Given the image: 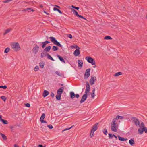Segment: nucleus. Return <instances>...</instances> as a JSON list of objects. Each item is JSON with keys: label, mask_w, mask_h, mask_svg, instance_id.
<instances>
[{"label": "nucleus", "mask_w": 147, "mask_h": 147, "mask_svg": "<svg viewBox=\"0 0 147 147\" xmlns=\"http://www.w3.org/2000/svg\"><path fill=\"white\" fill-rule=\"evenodd\" d=\"M144 131L145 133H147V128L146 127L143 128Z\"/></svg>", "instance_id": "obj_52"}, {"label": "nucleus", "mask_w": 147, "mask_h": 147, "mask_svg": "<svg viewBox=\"0 0 147 147\" xmlns=\"http://www.w3.org/2000/svg\"><path fill=\"white\" fill-rule=\"evenodd\" d=\"M70 97L72 99L74 98L75 97V94L73 92H71L70 93Z\"/></svg>", "instance_id": "obj_24"}, {"label": "nucleus", "mask_w": 147, "mask_h": 147, "mask_svg": "<svg viewBox=\"0 0 147 147\" xmlns=\"http://www.w3.org/2000/svg\"><path fill=\"white\" fill-rule=\"evenodd\" d=\"M51 47L50 46H48L46 47L44 50V51L46 52H48L50 50Z\"/></svg>", "instance_id": "obj_15"}, {"label": "nucleus", "mask_w": 147, "mask_h": 147, "mask_svg": "<svg viewBox=\"0 0 147 147\" xmlns=\"http://www.w3.org/2000/svg\"><path fill=\"white\" fill-rule=\"evenodd\" d=\"M72 11L73 13H74V14H75V15H76V16H77L78 17L79 15L78 13V12L76 10H74V9H72Z\"/></svg>", "instance_id": "obj_27"}, {"label": "nucleus", "mask_w": 147, "mask_h": 147, "mask_svg": "<svg viewBox=\"0 0 147 147\" xmlns=\"http://www.w3.org/2000/svg\"><path fill=\"white\" fill-rule=\"evenodd\" d=\"M47 127L50 129H52L53 128V126L51 125H47Z\"/></svg>", "instance_id": "obj_49"}, {"label": "nucleus", "mask_w": 147, "mask_h": 147, "mask_svg": "<svg viewBox=\"0 0 147 147\" xmlns=\"http://www.w3.org/2000/svg\"><path fill=\"white\" fill-rule=\"evenodd\" d=\"M119 140L121 141H125L127 140V139H125L123 137H121L120 136H117Z\"/></svg>", "instance_id": "obj_20"}, {"label": "nucleus", "mask_w": 147, "mask_h": 147, "mask_svg": "<svg viewBox=\"0 0 147 147\" xmlns=\"http://www.w3.org/2000/svg\"><path fill=\"white\" fill-rule=\"evenodd\" d=\"M39 47L37 45H36L35 46L33 47L32 51L34 53L36 54V53L39 50Z\"/></svg>", "instance_id": "obj_10"}, {"label": "nucleus", "mask_w": 147, "mask_h": 147, "mask_svg": "<svg viewBox=\"0 0 147 147\" xmlns=\"http://www.w3.org/2000/svg\"><path fill=\"white\" fill-rule=\"evenodd\" d=\"M61 95L57 94L56 96V99L57 100H60L61 99Z\"/></svg>", "instance_id": "obj_31"}, {"label": "nucleus", "mask_w": 147, "mask_h": 147, "mask_svg": "<svg viewBox=\"0 0 147 147\" xmlns=\"http://www.w3.org/2000/svg\"><path fill=\"white\" fill-rule=\"evenodd\" d=\"M86 87H90L89 83L87 82L86 83Z\"/></svg>", "instance_id": "obj_50"}, {"label": "nucleus", "mask_w": 147, "mask_h": 147, "mask_svg": "<svg viewBox=\"0 0 147 147\" xmlns=\"http://www.w3.org/2000/svg\"><path fill=\"white\" fill-rule=\"evenodd\" d=\"M73 126H71L70 127V128H66L64 130H63L62 131H65V130H69L71 128H72L73 127Z\"/></svg>", "instance_id": "obj_54"}, {"label": "nucleus", "mask_w": 147, "mask_h": 147, "mask_svg": "<svg viewBox=\"0 0 147 147\" xmlns=\"http://www.w3.org/2000/svg\"><path fill=\"white\" fill-rule=\"evenodd\" d=\"M104 39L106 40H109L112 39L111 37L109 36H107L104 37Z\"/></svg>", "instance_id": "obj_41"}, {"label": "nucleus", "mask_w": 147, "mask_h": 147, "mask_svg": "<svg viewBox=\"0 0 147 147\" xmlns=\"http://www.w3.org/2000/svg\"><path fill=\"white\" fill-rule=\"evenodd\" d=\"M96 80V77L94 76H92L91 79L90 80V83L91 85H92L94 83V82Z\"/></svg>", "instance_id": "obj_9"}, {"label": "nucleus", "mask_w": 147, "mask_h": 147, "mask_svg": "<svg viewBox=\"0 0 147 147\" xmlns=\"http://www.w3.org/2000/svg\"><path fill=\"white\" fill-rule=\"evenodd\" d=\"M24 11H28L29 12L32 11H34V10L32 9L31 8H27L26 9H25L24 10Z\"/></svg>", "instance_id": "obj_22"}, {"label": "nucleus", "mask_w": 147, "mask_h": 147, "mask_svg": "<svg viewBox=\"0 0 147 147\" xmlns=\"http://www.w3.org/2000/svg\"><path fill=\"white\" fill-rule=\"evenodd\" d=\"M98 124V123H96L93 126L90 133V135L91 138L94 136V131L97 130Z\"/></svg>", "instance_id": "obj_2"}, {"label": "nucleus", "mask_w": 147, "mask_h": 147, "mask_svg": "<svg viewBox=\"0 0 147 147\" xmlns=\"http://www.w3.org/2000/svg\"><path fill=\"white\" fill-rule=\"evenodd\" d=\"M75 96L76 98H79V94H76L75 95Z\"/></svg>", "instance_id": "obj_60"}, {"label": "nucleus", "mask_w": 147, "mask_h": 147, "mask_svg": "<svg viewBox=\"0 0 147 147\" xmlns=\"http://www.w3.org/2000/svg\"><path fill=\"white\" fill-rule=\"evenodd\" d=\"M103 132L106 135L107 134V130L106 129H105L103 130Z\"/></svg>", "instance_id": "obj_43"}, {"label": "nucleus", "mask_w": 147, "mask_h": 147, "mask_svg": "<svg viewBox=\"0 0 147 147\" xmlns=\"http://www.w3.org/2000/svg\"><path fill=\"white\" fill-rule=\"evenodd\" d=\"M54 94L53 93L51 92L50 94V96H51L52 97H54Z\"/></svg>", "instance_id": "obj_58"}, {"label": "nucleus", "mask_w": 147, "mask_h": 147, "mask_svg": "<svg viewBox=\"0 0 147 147\" xmlns=\"http://www.w3.org/2000/svg\"><path fill=\"white\" fill-rule=\"evenodd\" d=\"M0 88H2L3 89H6L7 88V86L6 85L0 86Z\"/></svg>", "instance_id": "obj_46"}, {"label": "nucleus", "mask_w": 147, "mask_h": 147, "mask_svg": "<svg viewBox=\"0 0 147 147\" xmlns=\"http://www.w3.org/2000/svg\"><path fill=\"white\" fill-rule=\"evenodd\" d=\"M11 46L12 49L16 51L20 49L19 44L18 42H13L12 43Z\"/></svg>", "instance_id": "obj_3"}, {"label": "nucleus", "mask_w": 147, "mask_h": 147, "mask_svg": "<svg viewBox=\"0 0 147 147\" xmlns=\"http://www.w3.org/2000/svg\"><path fill=\"white\" fill-rule=\"evenodd\" d=\"M45 115L44 113H43L42 115L41 116L40 119V121H42V120H44V118H45Z\"/></svg>", "instance_id": "obj_28"}, {"label": "nucleus", "mask_w": 147, "mask_h": 147, "mask_svg": "<svg viewBox=\"0 0 147 147\" xmlns=\"http://www.w3.org/2000/svg\"><path fill=\"white\" fill-rule=\"evenodd\" d=\"M74 54L76 56H78L80 54V51L79 50V49H76L74 51Z\"/></svg>", "instance_id": "obj_12"}, {"label": "nucleus", "mask_w": 147, "mask_h": 147, "mask_svg": "<svg viewBox=\"0 0 147 147\" xmlns=\"http://www.w3.org/2000/svg\"><path fill=\"white\" fill-rule=\"evenodd\" d=\"M118 125L117 124L115 119H113L111 123V129L112 131L116 132L118 128Z\"/></svg>", "instance_id": "obj_1"}, {"label": "nucleus", "mask_w": 147, "mask_h": 147, "mask_svg": "<svg viewBox=\"0 0 147 147\" xmlns=\"http://www.w3.org/2000/svg\"><path fill=\"white\" fill-rule=\"evenodd\" d=\"M129 144L131 146L134 144V142L133 139H130L129 140Z\"/></svg>", "instance_id": "obj_23"}, {"label": "nucleus", "mask_w": 147, "mask_h": 147, "mask_svg": "<svg viewBox=\"0 0 147 147\" xmlns=\"http://www.w3.org/2000/svg\"><path fill=\"white\" fill-rule=\"evenodd\" d=\"M72 7L73 8H74L77 10H78L79 9V7H75L73 5H72Z\"/></svg>", "instance_id": "obj_53"}, {"label": "nucleus", "mask_w": 147, "mask_h": 147, "mask_svg": "<svg viewBox=\"0 0 147 147\" xmlns=\"http://www.w3.org/2000/svg\"><path fill=\"white\" fill-rule=\"evenodd\" d=\"M57 57H58L59 59L60 60V61L64 63H65V61L63 59V58L61 56H60L59 55H57Z\"/></svg>", "instance_id": "obj_19"}, {"label": "nucleus", "mask_w": 147, "mask_h": 147, "mask_svg": "<svg viewBox=\"0 0 147 147\" xmlns=\"http://www.w3.org/2000/svg\"><path fill=\"white\" fill-rule=\"evenodd\" d=\"M12 30V29L11 28H8L5 30V32L3 33L4 35H5L7 33L10 32Z\"/></svg>", "instance_id": "obj_21"}, {"label": "nucleus", "mask_w": 147, "mask_h": 147, "mask_svg": "<svg viewBox=\"0 0 147 147\" xmlns=\"http://www.w3.org/2000/svg\"><path fill=\"white\" fill-rule=\"evenodd\" d=\"M47 53L45 54L44 53L42 52L41 53L40 57L41 58H43L45 56H47Z\"/></svg>", "instance_id": "obj_33"}, {"label": "nucleus", "mask_w": 147, "mask_h": 147, "mask_svg": "<svg viewBox=\"0 0 147 147\" xmlns=\"http://www.w3.org/2000/svg\"><path fill=\"white\" fill-rule=\"evenodd\" d=\"M95 91V88H94L93 90L92 91V93H94Z\"/></svg>", "instance_id": "obj_62"}, {"label": "nucleus", "mask_w": 147, "mask_h": 147, "mask_svg": "<svg viewBox=\"0 0 147 147\" xmlns=\"http://www.w3.org/2000/svg\"><path fill=\"white\" fill-rule=\"evenodd\" d=\"M138 132L140 134H142L144 132L143 128H140L138 129Z\"/></svg>", "instance_id": "obj_17"}, {"label": "nucleus", "mask_w": 147, "mask_h": 147, "mask_svg": "<svg viewBox=\"0 0 147 147\" xmlns=\"http://www.w3.org/2000/svg\"><path fill=\"white\" fill-rule=\"evenodd\" d=\"M10 50V49L9 48L7 47L6 48L4 51V53H7Z\"/></svg>", "instance_id": "obj_37"}, {"label": "nucleus", "mask_w": 147, "mask_h": 147, "mask_svg": "<svg viewBox=\"0 0 147 147\" xmlns=\"http://www.w3.org/2000/svg\"><path fill=\"white\" fill-rule=\"evenodd\" d=\"M90 87H86L85 91V93L86 94H87L89 92L90 90Z\"/></svg>", "instance_id": "obj_35"}, {"label": "nucleus", "mask_w": 147, "mask_h": 147, "mask_svg": "<svg viewBox=\"0 0 147 147\" xmlns=\"http://www.w3.org/2000/svg\"><path fill=\"white\" fill-rule=\"evenodd\" d=\"M49 92L46 90H44L42 96L44 97H46L49 94Z\"/></svg>", "instance_id": "obj_13"}, {"label": "nucleus", "mask_w": 147, "mask_h": 147, "mask_svg": "<svg viewBox=\"0 0 147 147\" xmlns=\"http://www.w3.org/2000/svg\"><path fill=\"white\" fill-rule=\"evenodd\" d=\"M40 122L42 123H47V121H46L44 120H42V121H40Z\"/></svg>", "instance_id": "obj_56"}, {"label": "nucleus", "mask_w": 147, "mask_h": 147, "mask_svg": "<svg viewBox=\"0 0 147 147\" xmlns=\"http://www.w3.org/2000/svg\"><path fill=\"white\" fill-rule=\"evenodd\" d=\"M124 118V117L123 116H121L119 115H117L116 117V118H114L115 119V121L116 120H117L119 119H123Z\"/></svg>", "instance_id": "obj_26"}, {"label": "nucleus", "mask_w": 147, "mask_h": 147, "mask_svg": "<svg viewBox=\"0 0 147 147\" xmlns=\"http://www.w3.org/2000/svg\"><path fill=\"white\" fill-rule=\"evenodd\" d=\"M39 69V67L38 66H36L34 68V70L36 71H37Z\"/></svg>", "instance_id": "obj_44"}, {"label": "nucleus", "mask_w": 147, "mask_h": 147, "mask_svg": "<svg viewBox=\"0 0 147 147\" xmlns=\"http://www.w3.org/2000/svg\"><path fill=\"white\" fill-rule=\"evenodd\" d=\"M78 17H80V18H81L83 19H85V20H86V19L83 16L81 15H79L78 16Z\"/></svg>", "instance_id": "obj_57"}, {"label": "nucleus", "mask_w": 147, "mask_h": 147, "mask_svg": "<svg viewBox=\"0 0 147 147\" xmlns=\"http://www.w3.org/2000/svg\"><path fill=\"white\" fill-rule=\"evenodd\" d=\"M53 10L54 11H58L60 13L62 14V12H61V10L58 9H57V8L54 7L53 8Z\"/></svg>", "instance_id": "obj_29"}, {"label": "nucleus", "mask_w": 147, "mask_h": 147, "mask_svg": "<svg viewBox=\"0 0 147 147\" xmlns=\"http://www.w3.org/2000/svg\"><path fill=\"white\" fill-rule=\"evenodd\" d=\"M131 119L136 126L138 127L140 126V121L137 118L134 117H132Z\"/></svg>", "instance_id": "obj_6"}, {"label": "nucleus", "mask_w": 147, "mask_h": 147, "mask_svg": "<svg viewBox=\"0 0 147 147\" xmlns=\"http://www.w3.org/2000/svg\"><path fill=\"white\" fill-rule=\"evenodd\" d=\"M52 49L53 51H56L58 50V48L56 46H53L52 47Z\"/></svg>", "instance_id": "obj_32"}, {"label": "nucleus", "mask_w": 147, "mask_h": 147, "mask_svg": "<svg viewBox=\"0 0 147 147\" xmlns=\"http://www.w3.org/2000/svg\"><path fill=\"white\" fill-rule=\"evenodd\" d=\"M78 67H82L83 66V62L82 60H78Z\"/></svg>", "instance_id": "obj_14"}, {"label": "nucleus", "mask_w": 147, "mask_h": 147, "mask_svg": "<svg viewBox=\"0 0 147 147\" xmlns=\"http://www.w3.org/2000/svg\"><path fill=\"white\" fill-rule=\"evenodd\" d=\"M109 137L111 139L113 137V135H112V134L111 133H109Z\"/></svg>", "instance_id": "obj_47"}, {"label": "nucleus", "mask_w": 147, "mask_h": 147, "mask_svg": "<svg viewBox=\"0 0 147 147\" xmlns=\"http://www.w3.org/2000/svg\"><path fill=\"white\" fill-rule=\"evenodd\" d=\"M90 68L86 70L84 75L85 79H86L90 75Z\"/></svg>", "instance_id": "obj_7"}, {"label": "nucleus", "mask_w": 147, "mask_h": 147, "mask_svg": "<svg viewBox=\"0 0 147 147\" xmlns=\"http://www.w3.org/2000/svg\"><path fill=\"white\" fill-rule=\"evenodd\" d=\"M12 1L11 0H5L3 1V2L4 3H8L10 1Z\"/></svg>", "instance_id": "obj_51"}, {"label": "nucleus", "mask_w": 147, "mask_h": 147, "mask_svg": "<svg viewBox=\"0 0 147 147\" xmlns=\"http://www.w3.org/2000/svg\"><path fill=\"white\" fill-rule=\"evenodd\" d=\"M64 88L63 87H61L57 91V93L58 94H60L62 93L63 92Z\"/></svg>", "instance_id": "obj_11"}, {"label": "nucleus", "mask_w": 147, "mask_h": 147, "mask_svg": "<svg viewBox=\"0 0 147 147\" xmlns=\"http://www.w3.org/2000/svg\"><path fill=\"white\" fill-rule=\"evenodd\" d=\"M88 97V95L87 94H85L83 95L82 96V98L80 101V103H82L84 102L86 100Z\"/></svg>", "instance_id": "obj_8"}, {"label": "nucleus", "mask_w": 147, "mask_h": 147, "mask_svg": "<svg viewBox=\"0 0 147 147\" xmlns=\"http://www.w3.org/2000/svg\"><path fill=\"white\" fill-rule=\"evenodd\" d=\"M39 65L40 67L42 68L44 67V64L42 62H40L39 63Z\"/></svg>", "instance_id": "obj_42"}, {"label": "nucleus", "mask_w": 147, "mask_h": 147, "mask_svg": "<svg viewBox=\"0 0 147 147\" xmlns=\"http://www.w3.org/2000/svg\"><path fill=\"white\" fill-rule=\"evenodd\" d=\"M122 74V73L121 72H118L114 74V76H118L119 75H121Z\"/></svg>", "instance_id": "obj_34"}, {"label": "nucleus", "mask_w": 147, "mask_h": 147, "mask_svg": "<svg viewBox=\"0 0 147 147\" xmlns=\"http://www.w3.org/2000/svg\"><path fill=\"white\" fill-rule=\"evenodd\" d=\"M49 38L51 40V41L53 42L54 44L60 47H62V45L59 42L57 41L55 38L51 36Z\"/></svg>", "instance_id": "obj_5"}, {"label": "nucleus", "mask_w": 147, "mask_h": 147, "mask_svg": "<svg viewBox=\"0 0 147 147\" xmlns=\"http://www.w3.org/2000/svg\"><path fill=\"white\" fill-rule=\"evenodd\" d=\"M1 98L4 102H5L7 99V98L4 96H1Z\"/></svg>", "instance_id": "obj_39"}, {"label": "nucleus", "mask_w": 147, "mask_h": 147, "mask_svg": "<svg viewBox=\"0 0 147 147\" xmlns=\"http://www.w3.org/2000/svg\"><path fill=\"white\" fill-rule=\"evenodd\" d=\"M55 74L58 76H61L62 74H61L59 72L57 71L55 72Z\"/></svg>", "instance_id": "obj_40"}, {"label": "nucleus", "mask_w": 147, "mask_h": 147, "mask_svg": "<svg viewBox=\"0 0 147 147\" xmlns=\"http://www.w3.org/2000/svg\"><path fill=\"white\" fill-rule=\"evenodd\" d=\"M50 43V42L49 41H46L45 42H42V48H44L45 47L46 45L48 43Z\"/></svg>", "instance_id": "obj_16"}, {"label": "nucleus", "mask_w": 147, "mask_h": 147, "mask_svg": "<svg viewBox=\"0 0 147 147\" xmlns=\"http://www.w3.org/2000/svg\"><path fill=\"white\" fill-rule=\"evenodd\" d=\"M38 147H45V146L44 147L42 145L39 144L38 146Z\"/></svg>", "instance_id": "obj_61"}, {"label": "nucleus", "mask_w": 147, "mask_h": 147, "mask_svg": "<svg viewBox=\"0 0 147 147\" xmlns=\"http://www.w3.org/2000/svg\"><path fill=\"white\" fill-rule=\"evenodd\" d=\"M67 36L70 38V39H72V36L71 34H67Z\"/></svg>", "instance_id": "obj_45"}, {"label": "nucleus", "mask_w": 147, "mask_h": 147, "mask_svg": "<svg viewBox=\"0 0 147 147\" xmlns=\"http://www.w3.org/2000/svg\"><path fill=\"white\" fill-rule=\"evenodd\" d=\"M72 48H76L77 49H80V48L78 46L76 45H74L71 46Z\"/></svg>", "instance_id": "obj_36"}, {"label": "nucleus", "mask_w": 147, "mask_h": 147, "mask_svg": "<svg viewBox=\"0 0 147 147\" xmlns=\"http://www.w3.org/2000/svg\"><path fill=\"white\" fill-rule=\"evenodd\" d=\"M47 57L48 59L51 60L52 61H54V59L51 57L50 54L48 53H47Z\"/></svg>", "instance_id": "obj_18"}, {"label": "nucleus", "mask_w": 147, "mask_h": 147, "mask_svg": "<svg viewBox=\"0 0 147 147\" xmlns=\"http://www.w3.org/2000/svg\"><path fill=\"white\" fill-rule=\"evenodd\" d=\"M134 52L135 55H138V54H139L140 53V52L139 51L138 49H137L135 50Z\"/></svg>", "instance_id": "obj_38"}, {"label": "nucleus", "mask_w": 147, "mask_h": 147, "mask_svg": "<svg viewBox=\"0 0 147 147\" xmlns=\"http://www.w3.org/2000/svg\"><path fill=\"white\" fill-rule=\"evenodd\" d=\"M25 105L26 107H29L30 106V104L29 103H27L25 104Z\"/></svg>", "instance_id": "obj_55"}, {"label": "nucleus", "mask_w": 147, "mask_h": 147, "mask_svg": "<svg viewBox=\"0 0 147 147\" xmlns=\"http://www.w3.org/2000/svg\"><path fill=\"white\" fill-rule=\"evenodd\" d=\"M14 147H18V146L16 144H14Z\"/></svg>", "instance_id": "obj_63"}, {"label": "nucleus", "mask_w": 147, "mask_h": 147, "mask_svg": "<svg viewBox=\"0 0 147 147\" xmlns=\"http://www.w3.org/2000/svg\"><path fill=\"white\" fill-rule=\"evenodd\" d=\"M85 59L88 63H91L92 65H95L93 67L94 68H95L96 67L95 62L93 58L90 57H87Z\"/></svg>", "instance_id": "obj_4"}, {"label": "nucleus", "mask_w": 147, "mask_h": 147, "mask_svg": "<svg viewBox=\"0 0 147 147\" xmlns=\"http://www.w3.org/2000/svg\"><path fill=\"white\" fill-rule=\"evenodd\" d=\"M141 126L142 127L141 128H144L145 127L144 123L142 122L141 123Z\"/></svg>", "instance_id": "obj_48"}, {"label": "nucleus", "mask_w": 147, "mask_h": 147, "mask_svg": "<svg viewBox=\"0 0 147 147\" xmlns=\"http://www.w3.org/2000/svg\"><path fill=\"white\" fill-rule=\"evenodd\" d=\"M0 135H1L3 140H6L7 139V137L4 134L2 133H1Z\"/></svg>", "instance_id": "obj_30"}, {"label": "nucleus", "mask_w": 147, "mask_h": 147, "mask_svg": "<svg viewBox=\"0 0 147 147\" xmlns=\"http://www.w3.org/2000/svg\"><path fill=\"white\" fill-rule=\"evenodd\" d=\"M0 121H1L4 124H7L8 123V122L7 120L3 119H1Z\"/></svg>", "instance_id": "obj_25"}, {"label": "nucleus", "mask_w": 147, "mask_h": 147, "mask_svg": "<svg viewBox=\"0 0 147 147\" xmlns=\"http://www.w3.org/2000/svg\"><path fill=\"white\" fill-rule=\"evenodd\" d=\"M14 147H18V146L16 144H14Z\"/></svg>", "instance_id": "obj_64"}, {"label": "nucleus", "mask_w": 147, "mask_h": 147, "mask_svg": "<svg viewBox=\"0 0 147 147\" xmlns=\"http://www.w3.org/2000/svg\"><path fill=\"white\" fill-rule=\"evenodd\" d=\"M95 96L94 93H91V97L92 98H94Z\"/></svg>", "instance_id": "obj_59"}]
</instances>
